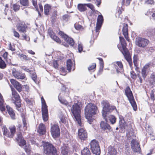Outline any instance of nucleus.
I'll use <instances>...</instances> for the list:
<instances>
[{
    "mask_svg": "<svg viewBox=\"0 0 155 155\" xmlns=\"http://www.w3.org/2000/svg\"><path fill=\"white\" fill-rule=\"evenodd\" d=\"M84 110L86 118L90 121L92 116L96 114L97 107L94 104L89 103L85 107Z\"/></svg>",
    "mask_w": 155,
    "mask_h": 155,
    "instance_id": "obj_1",
    "label": "nucleus"
},
{
    "mask_svg": "<svg viewBox=\"0 0 155 155\" xmlns=\"http://www.w3.org/2000/svg\"><path fill=\"white\" fill-rule=\"evenodd\" d=\"M71 110L72 113L74 118V119L77 122L79 126L82 127L83 125L81 123V116L80 115L81 110L79 106L77 103H75L72 106Z\"/></svg>",
    "mask_w": 155,
    "mask_h": 155,
    "instance_id": "obj_2",
    "label": "nucleus"
},
{
    "mask_svg": "<svg viewBox=\"0 0 155 155\" xmlns=\"http://www.w3.org/2000/svg\"><path fill=\"white\" fill-rule=\"evenodd\" d=\"M44 153L46 155H58L55 147L51 143L46 142L43 144Z\"/></svg>",
    "mask_w": 155,
    "mask_h": 155,
    "instance_id": "obj_3",
    "label": "nucleus"
},
{
    "mask_svg": "<svg viewBox=\"0 0 155 155\" xmlns=\"http://www.w3.org/2000/svg\"><path fill=\"white\" fill-rule=\"evenodd\" d=\"M101 104L103 106L102 111L103 116L107 121V112H110L115 109L114 106H110L109 102L107 101H103L101 102Z\"/></svg>",
    "mask_w": 155,
    "mask_h": 155,
    "instance_id": "obj_4",
    "label": "nucleus"
},
{
    "mask_svg": "<svg viewBox=\"0 0 155 155\" xmlns=\"http://www.w3.org/2000/svg\"><path fill=\"white\" fill-rule=\"evenodd\" d=\"M12 100L15 104L16 109L18 111H20V107L21 106V103L20 97L15 90L12 89Z\"/></svg>",
    "mask_w": 155,
    "mask_h": 155,
    "instance_id": "obj_5",
    "label": "nucleus"
},
{
    "mask_svg": "<svg viewBox=\"0 0 155 155\" xmlns=\"http://www.w3.org/2000/svg\"><path fill=\"white\" fill-rule=\"evenodd\" d=\"M125 93L127 97L134 110H136L137 109V106L136 103L135 101L132 92L129 87H128L126 88Z\"/></svg>",
    "mask_w": 155,
    "mask_h": 155,
    "instance_id": "obj_6",
    "label": "nucleus"
},
{
    "mask_svg": "<svg viewBox=\"0 0 155 155\" xmlns=\"http://www.w3.org/2000/svg\"><path fill=\"white\" fill-rule=\"evenodd\" d=\"M41 113L43 119L44 121H46L48 118V106L43 97H41Z\"/></svg>",
    "mask_w": 155,
    "mask_h": 155,
    "instance_id": "obj_7",
    "label": "nucleus"
},
{
    "mask_svg": "<svg viewBox=\"0 0 155 155\" xmlns=\"http://www.w3.org/2000/svg\"><path fill=\"white\" fill-rule=\"evenodd\" d=\"M90 145L92 152L96 155H99L101 151L98 142L93 140H91Z\"/></svg>",
    "mask_w": 155,
    "mask_h": 155,
    "instance_id": "obj_8",
    "label": "nucleus"
},
{
    "mask_svg": "<svg viewBox=\"0 0 155 155\" xmlns=\"http://www.w3.org/2000/svg\"><path fill=\"white\" fill-rule=\"evenodd\" d=\"M149 43V40L145 38L139 37L136 38V45L139 47L145 48Z\"/></svg>",
    "mask_w": 155,
    "mask_h": 155,
    "instance_id": "obj_9",
    "label": "nucleus"
},
{
    "mask_svg": "<svg viewBox=\"0 0 155 155\" xmlns=\"http://www.w3.org/2000/svg\"><path fill=\"white\" fill-rule=\"evenodd\" d=\"M9 129L10 132L8 131L7 128L6 127H4L3 129V134L8 137L12 138L15 133V126H11L9 127Z\"/></svg>",
    "mask_w": 155,
    "mask_h": 155,
    "instance_id": "obj_10",
    "label": "nucleus"
},
{
    "mask_svg": "<svg viewBox=\"0 0 155 155\" xmlns=\"http://www.w3.org/2000/svg\"><path fill=\"white\" fill-rule=\"evenodd\" d=\"M51 132L54 138L58 137L60 134V130L58 124L51 123Z\"/></svg>",
    "mask_w": 155,
    "mask_h": 155,
    "instance_id": "obj_11",
    "label": "nucleus"
},
{
    "mask_svg": "<svg viewBox=\"0 0 155 155\" xmlns=\"http://www.w3.org/2000/svg\"><path fill=\"white\" fill-rule=\"evenodd\" d=\"M58 34L61 38H63L70 45H74V42L72 38L69 37L67 35L61 31H60Z\"/></svg>",
    "mask_w": 155,
    "mask_h": 155,
    "instance_id": "obj_12",
    "label": "nucleus"
},
{
    "mask_svg": "<svg viewBox=\"0 0 155 155\" xmlns=\"http://www.w3.org/2000/svg\"><path fill=\"white\" fill-rule=\"evenodd\" d=\"M13 75L17 79L23 80L26 78L24 73L19 72L15 68H13L12 72Z\"/></svg>",
    "mask_w": 155,
    "mask_h": 155,
    "instance_id": "obj_13",
    "label": "nucleus"
},
{
    "mask_svg": "<svg viewBox=\"0 0 155 155\" xmlns=\"http://www.w3.org/2000/svg\"><path fill=\"white\" fill-rule=\"evenodd\" d=\"M78 137L81 140H86L87 138V134L86 130L83 128L79 129Z\"/></svg>",
    "mask_w": 155,
    "mask_h": 155,
    "instance_id": "obj_14",
    "label": "nucleus"
},
{
    "mask_svg": "<svg viewBox=\"0 0 155 155\" xmlns=\"http://www.w3.org/2000/svg\"><path fill=\"white\" fill-rule=\"evenodd\" d=\"M139 143L136 140L133 139L131 141V148L134 151L139 152L140 149Z\"/></svg>",
    "mask_w": 155,
    "mask_h": 155,
    "instance_id": "obj_15",
    "label": "nucleus"
},
{
    "mask_svg": "<svg viewBox=\"0 0 155 155\" xmlns=\"http://www.w3.org/2000/svg\"><path fill=\"white\" fill-rule=\"evenodd\" d=\"M17 134L16 139L19 145L21 147L24 146L26 144V141L23 138L21 134L19 132L17 133Z\"/></svg>",
    "mask_w": 155,
    "mask_h": 155,
    "instance_id": "obj_16",
    "label": "nucleus"
},
{
    "mask_svg": "<svg viewBox=\"0 0 155 155\" xmlns=\"http://www.w3.org/2000/svg\"><path fill=\"white\" fill-rule=\"evenodd\" d=\"M115 68L117 73H122L124 72L123 67L121 62L117 61L114 63Z\"/></svg>",
    "mask_w": 155,
    "mask_h": 155,
    "instance_id": "obj_17",
    "label": "nucleus"
},
{
    "mask_svg": "<svg viewBox=\"0 0 155 155\" xmlns=\"http://www.w3.org/2000/svg\"><path fill=\"white\" fill-rule=\"evenodd\" d=\"M106 122H105L104 121H102L100 123V126L101 128L103 130H107L108 131H111L112 130L111 127L110 126L107 122L108 121L107 119V121L105 120Z\"/></svg>",
    "mask_w": 155,
    "mask_h": 155,
    "instance_id": "obj_18",
    "label": "nucleus"
},
{
    "mask_svg": "<svg viewBox=\"0 0 155 155\" xmlns=\"http://www.w3.org/2000/svg\"><path fill=\"white\" fill-rule=\"evenodd\" d=\"M17 29L20 32L25 33L27 26L24 22L19 23L16 25Z\"/></svg>",
    "mask_w": 155,
    "mask_h": 155,
    "instance_id": "obj_19",
    "label": "nucleus"
},
{
    "mask_svg": "<svg viewBox=\"0 0 155 155\" xmlns=\"http://www.w3.org/2000/svg\"><path fill=\"white\" fill-rule=\"evenodd\" d=\"M10 82L14 87L19 92H20L21 91L22 86L18 82L14 79H11Z\"/></svg>",
    "mask_w": 155,
    "mask_h": 155,
    "instance_id": "obj_20",
    "label": "nucleus"
},
{
    "mask_svg": "<svg viewBox=\"0 0 155 155\" xmlns=\"http://www.w3.org/2000/svg\"><path fill=\"white\" fill-rule=\"evenodd\" d=\"M22 122L23 123V126L22 127L20 124H19L18 126V128L19 130L24 131L26 130L27 128V120L25 118V116L24 115L22 116Z\"/></svg>",
    "mask_w": 155,
    "mask_h": 155,
    "instance_id": "obj_21",
    "label": "nucleus"
},
{
    "mask_svg": "<svg viewBox=\"0 0 155 155\" xmlns=\"http://www.w3.org/2000/svg\"><path fill=\"white\" fill-rule=\"evenodd\" d=\"M48 33L50 36L51 38L58 43H60L61 41L59 38L55 35L54 33L51 30H48Z\"/></svg>",
    "mask_w": 155,
    "mask_h": 155,
    "instance_id": "obj_22",
    "label": "nucleus"
},
{
    "mask_svg": "<svg viewBox=\"0 0 155 155\" xmlns=\"http://www.w3.org/2000/svg\"><path fill=\"white\" fill-rule=\"evenodd\" d=\"M123 35L124 37L128 41H129V38L128 36V25L127 24H124L122 29Z\"/></svg>",
    "mask_w": 155,
    "mask_h": 155,
    "instance_id": "obj_23",
    "label": "nucleus"
},
{
    "mask_svg": "<svg viewBox=\"0 0 155 155\" xmlns=\"http://www.w3.org/2000/svg\"><path fill=\"white\" fill-rule=\"evenodd\" d=\"M46 131L45 125L42 123L40 124L38 130V132L40 134L43 135L45 133Z\"/></svg>",
    "mask_w": 155,
    "mask_h": 155,
    "instance_id": "obj_24",
    "label": "nucleus"
},
{
    "mask_svg": "<svg viewBox=\"0 0 155 155\" xmlns=\"http://www.w3.org/2000/svg\"><path fill=\"white\" fill-rule=\"evenodd\" d=\"M67 69L69 72H70L71 70L72 69L74 71L75 69L74 65L70 59H68L67 62Z\"/></svg>",
    "mask_w": 155,
    "mask_h": 155,
    "instance_id": "obj_25",
    "label": "nucleus"
},
{
    "mask_svg": "<svg viewBox=\"0 0 155 155\" xmlns=\"http://www.w3.org/2000/svg\"><path fill=\"white\" fill-rule=\"evenodd\" d=\"M6 108L12 119L13 120L15 119V114L13 109L8 105L6 106Z\"/></svg>",
    "mask_w": 155,
    "mask_h": 155,
    "instance_id": "obj_26",
    "label": "nucleus"
},
{
    "mask_svg": "<svg viewBox=\"0 0 155 155\" xmlns=\"http://www.w3.org/2000/svg\"><path fill=\"white\" fill-rule=\"evenodd\" d=\"M122 47L123 48V51H121L122 53L124 55L125 58H127L129 60V57H130V56L129 51L126 48V46Z\"/></svg>",
    "mask_w": 155,
    "mask_h": 155,
    "instance_id": "obj_27",
    "label": "nucleus"
},
{
    "mask_svg": "<svg viewBox=\"0 0 155 155\" xmlns=\"http://www.w3.org/2000/svg\"><path fill=\"white\" fill-rule=\"evenodd\" d=\"M107 155H116V151L114 147L110 146L108 148Z\"/></svg>",
    "mask_w": 155,
    "mask_h": 155,
    "instance_id": "obj_28",
    "label": "nucleus"
},
{
    "mask_svg": "<svg viewBox=\"0 0 155 155\" xmlns=\"http://www.w3.org/2000/svg\"><path fill=\"white\" fill-rule=\"evenodd\" d=\"M61 154L62 155H68V148L64 146L61 147Z\"/></svg>",
    "mask_w": 155,
    "mask_h": 155,
    "instance_id": "obj_29",
    "label": "nucleus"
},
{
    "mask_svg": "<svg viewBox=\"0 0 155 155\" xmlns=\"http://www.w3.org/2000/svg\"><path fill=\"white\" fill-rule=\"evenodd\" d=\"M149 68V66L148 65H145L142 70V75L143 78L145 79L147 76V71L148 68Z\"/></svg>",
    "mask_w": 155,
    "mask_h": 155,
    "instance_id": "obj_30",
    "label": "nucleus"
},
{
    "mask_svg": "<svg viewBox=\"0 0 155 155\" xmlns=\"http://www.w3.org/2000/svg\"><path fill=\"white\" fill-rule=\"evenodd\" d=\"M78 8L79 10L81 12H84L87 9L86 4H79L78 5Z\"/></svg>",
    "mask_w": 155,
    "mask_h": 155,
    "instance_id": "obj_31",
    "label": "nucleus"
},
{
    "mask_svg": "<svg viewBox=\"0 0 155 155\" xmlns=\"http://www.w3.org/2000/svg\"><path fill=\"white\" fill-rule=\"evenodd\" d=\"M44 12L46 15H48L49 14V12L51 9V6L48 5L46 4L44 6Z\"/></svg>",
    "mask_w": 155,
    "mask_h": 155,
    "instance_id": "obj_32",
    "label": "nucleus"
},
{
    "mask_svg": "<svg viewBox=\"0 0 155 155\" xmlns=\"http://www.w3.org/2000/svg\"><path fill=\"white\" fill-rule=\"evenodd\" d=\"M31 75V77L32 79L34 81V82L37 84H38L39 83L40 81L37 80V76L36 75L35 73L33 71V72H32L31 74H30Z\"/></svg>",
    "mask_w": 155,
    "mask_h": 155,
    "instance_id": "obj_33",
    "label": "nucleus"
},
{
    "mask_svg": "<svg viewBox=\"0 0 155 155\" xmlns=\"http://www.w3.org/2000/svg\"><path fill=\"white\" fill-rule=\"evenodd\" d=\"M81 155H91V152L89 149L86 147L81 151Z\"/></svg>",
    "mask_w": 155,
    "mask_h": 155,
    "instance_id": "obj_34",
    "label": "nucleus"
},
{
    "mask_svg": "<svg viewBox=\"0 0 155 155\" xmlns=\"http://www.w3.org/2000/svg\"><path fill=\"white\" fill-rule=\"evenodd\" d=\"M108 117L109 118V120L112 124H114L116 122V118L114 116L110 115H109L108 116L107 115L106 117Z\"/></svg>",
    "mask_w": 155,
    "mask_h": 155,
    "instance_id": "obj_35",
    "label": "nucleus"
},
{
    "mask_svg": "<svg viewBox=\"0 0 155 155\" xmlns=\"http://www.w3.org/2000/svg\"><path fill=\"white\" fill-rule=\"evenodd\" d=\"M81 22H79L78 23H75L74 25L75 28L78 30H82L84 29L83 27L80 25Z\"/></svg>",
    "mask_w": 155,
    "mask_h": 155,
    "instance_id": "obj_36",
    "label": "nucleus"
},
{
    "mask_svg": "<svg viewBox=\"0 0 155 155\" xmlns=\"http://www.w3.org/2000/svg\"><path fill=\"white\" fill-rule=\"evenodd\" d=\"M20 4L23 6L27 7L29 6L28 0H20Z\"/></svg>",
    "mask_w": 155,
    "mask_h": 155,
    "instance_id": "obj_37",
    "label": "nucleus"
},
{
    "mask_svg": "<svg viewBox=\"0 0 155 155\" xmlns=\"http://www.w3.org/2000/svg\"><path fill=\"white\" fill-rule=\"evenodd\" d=\"M98 59L100 61V68L99 70V72H102L103 70V68H104V63L103 61V60L102 58H98Z\"/></svg>",
    "mask_w": 155,
    "mask_h": 155,
    "instance_id": "obj_38",
    "label": "nucleus"
},
{
    "mask_svg": "<svg viewBox=\"0 0 155 155\" xmlns=\"http://www.w3.org/2000/svg\"><path fill=\"white\" fill-rule=\"evenodd\" d=\"M103 18L102 15L98 16L97 20V23L102 25L103 21Z\"/></svg>",
    "mask_w": 155,
    "mask_h": 155,
    "instance_id": "obj_39",
    "label": "nucleus"
},
{
    "mask_svg": "<svg viewBox=\"0 0 155 155\" xmlns=\"http://www.w3.org/2000/svg\"><path fill=\"white\" fill-rule=\"evenodd\" d=\"M6 65L5 62L2 60L1 57H0V68L4 69L6 67Z\"/></svg>",
    "mask_w": 155,
    "mask_h": 155,
    "instance_id": "obj_40",
    "label": "nucleus"
},
{
    "mask_svg": "<svg viewBox=\"0 0 155 155\" xmlns=\"http://www.w3.org/2000/svg\"><path fill=\"white\" fill-rule=\"evenodd\" d=\"M119 38L122 47H125V46H126L127 43H126V41L124 38L122 37H120Z\"/></svg>",
    "mask_w": 155,
    "mask_h": 155,
    "instance_id": "obj_41",
    "label": "nucleus"
},
{
    "mask_svg": "<svg viewBox=\"0 0 155 155\" xmlns=\"http://www.w3.org/2000/svg\"><path fill=\"white\" fill-rule=\"evenodd\" d=\"M24 149L25 151L28 154H30L31 148L30 145H26Z\"/></svg>",
    "mask_w": 155,
    "mask_h": 155,
    "instance_id": "obj_42",
    "label": "nucleus"
},
{
    "mask_svg": "<svg viewBox=\"0 0 155 155\" xmlns=\"http://www.w3.org/2000/svg\"><path fill=\"white\" fill-rule=\"evenodd\" d=\"M20 57L22 60H23L28 61L31 59V58L28 57L27 56L23 54H21L20 55Z\"/></svg>",
    "mask_w": 155,
    "mask_h": 155,
    "instance_id": "obj_43",
    "label": "nucleus"
},
{
    "mask_svg": "<svg viewBox=\"0 0 155 155\" xmlns=\"http://www.w3.org/2000/svg\"><path fill=\"white\" fill-rule=\"evenodd\" d=\"M86 7H88L90 8L93 12H95V10L94 9V5L91 3L86 4Z\"/></svg>",
    "mask_w": 155,
    "mask_h": 155,
    "instance_id": "obj_44",
    "label": "nucleus"
},
{
    "mask_svg": "<svg viewBox=\"0 0 155 155\" xmlns=\"http://www.w3.org/2000/svg\"><path fill=\"white\" fill-rule=\"evenodd\" d=\"M102 25L101 24L97 23L95 30L97 35H98L99 34V31Z\"/></svg>",
    "mask_w": 155,
    "mask_h": 155,
    "instance_id": "obj_45",
    "label": "nucleus"
},
{
    "mask_svg": "<svg viewBox=\"0 0 155 155\" xmlns=\"http://www.w3.org/2000/svg\"><path fill=\"white\" fill-rule=\"evenodd\" d=\"M138 57L137 55H134L133 57V62L135 66H136L137 65Z\"/></svg>",
    "mask_w": 155,
    "mask_h": 155,
    "instance_id": "obj_46",
    "label": "nucleus"
},
{
    "mask_svg": "<svg viewBox=\"0 0 155 155\" xmlns=\"http://www.w3.org/2000/svg\"><path fill=\"white\" fill-rule=\"evenodd\" d=\"M60 73L61 75H65L66 74V69L63 67H61L60 68Z\"/></svg>",
    "mask_w": 155,
    "mask_h": 155,
    "instance_id": "obj_47",
    "label": "nucleus"
},
{
    "mask_svg": "<svg viewBox=\"0 0 155 155\" xmlns=\"http://www.w3.org/2000/svg\"><path fill=\"white\" fill-rule=\"evenodd\" d=\"M12 31L13 32L14 36L16 38H19L20 37V35L19 33L15 30V29L13 28L12 29Z\"/></svg>",
    "mask_w": 155,
    "mask_h": 155,
    "instance_id": "obj_48",
    "label": "nucleus"
},
{
    "mask_svg": "<svg viewBox=\"0 0 155 155\" xmlns=\"http://www.w3.org/2000/svg\"><path fill=\"white\" fill-rule=\"evenodd\" d=\"M58 100L62 104H64L65 105H67L68 104V102L64 100L61 97H60L59 96H58Z\"/></svg>",
    "mask_w": 155,
    "mask_h": 155,
    "instance_id": "obj_49",
    "label": "nucleus"
},
{
    "mask_svg": "<svg viewBox=\"0 0 155 155\" xmlns=\"http://www.w3.org/2000/svg\"><path fill=\"white\" fill-rule=\"evenodd\" d=\"M13 8L14 11L16 12L19 10L20 6L19 5L15 4L13 5Z\"/></svg>",
    "mask_w": 155,
    "mask_h": 155,
    "instance_id": "obj_50",
    "label": "nucleus"
},
{
    "mask_svg": "<svg viewBox=\"0 0 155 155\" xmlns=\"http://www.w3.org/2000/svg\"><path fill=\"white\" fill-rule=\"evenodd\" d=\"M96 67V64L95 63H93L92 65L88 68V70L90 71L91 70L94 69Z\"/></svg>",
    "mask_w": 155,
    "mask_h": 155,
    "instance_id": "obj_51",
    "label": "nucleus"
},
{
    "mask_svg": "<svg viewBox=\"0 0 155 155\" xmlns=\"http://www.w3.org/2000/svg\"><path fill=\"white\" fill-rule=\"evenodd\" d=\"M8 55V52H5L3 54L2 57L5 59L7 61V62H8L9 64H10L11 63L10 61H8L7 59Z\"/></svg>",
    "mask_w": 155,
    "mask_h": 155,
    "instance_id": "obj_52",
    "label": "nucleus"
},
{
    "mask_svg": "<svg viewBox=\"0 0 155 155\" xmlns=\"http://www.w3.org/2000/svg\"><path fill=\"white\" fill-rule=\"evenodd\" d=\"M62 18L64 20L67 21H68L69 19L70 18V16L68 15H65L63 16Z\"/></svg>",
    "mask_w": 155,
    "mask_h": 155,
    "instance_id": "obj_53",
    "label": "nucleus"
},
{
    "mask_svg": "<svg viewBox=\"0 0 155 155\" xmlns=\"http://www.w3.org/2000/svg\"><path fill=\"white\" fill-rule=\"evenodd\" d=\"M129 59H128L127 58H125V59L127 60V61L128 62L130 66V67L131 68L132 67V59H131V58L130 57H129Z\"/></svg>",
    "mask_w": 155,
    "mask_h": 155,
    "instance_id": "obj_54",
    "label": "nucleus"
},
{
    "mask_svg": "<svg viewBox=\"0 0 155 155\" xmlns=\"http://www.w3.org/2000/svg\"><path fill=\"white\" fill-rule=\"evenodd\" d=\"M22 37L26 41H30V38L29 36H28L26 34H24L22 35Z\"/></svg>",
    "mask_w": 155,
    "mask_h": 155,
    "instance_id": "obj_55",
    "label": "nucleus"
},
{
    "mask_svg": "<svg viewBox=\"0 0 155 155\" xmlns=\"http://www.w3.org/2000/svg\"><path fill=\"white\" fill-rule=\"evenodd\" d=\"M83 46L82 44L81 43H78V50L79 52H81L83 50Z\"/></svg>",
    "mask_w": 155,
    "mask_h": 155,
    "instance_id": "obj_56",
    "label": "nucleus"
},
{
    "mask_svg": "<svg viewBox=\"0 0 155 155\" xmlns=\"http://www.w3.org/2000/svg\"><path fill=\"white\" fill-rule=\"evenodd\" d=\"M57 12L54 11L52 14V20H54L56 18Z\"/></svg>",
    "mask_w": 155,
    "mask_h": 155,
    "instance_id": "obj_57",
    "label": "nucleus"
},
{
    "mask_svg": "<svg viewBox=\"0 0 155 155\" xmlns=\"http://www.w3.org/2000/svg\"><path fill=\"white\" fill-rule=\"evenodd\" d=\"M131 77L133 79H135L136 78V75L134 71H131L130 72Z\"/></svg>",
    "mask_w": 155,
    "mask_h": 155,
    "instance_id": "obj_58",
    "label": "nucleus"
},
{
    "mask_svg": "<svg viewBox=\"0 0 155 155\" xmlns=\"http://www.w3.org/2000/svg\"><path fill=\"white\" fill-rule=\"evenodd\" d=\"M150 82L152 84H155V77L154 76H152L150 78Z\"/></svg>",
    "mask_w": 155,
    "mask_h": 155,
    "instance_id": "obj_59",
    "label": "nucleus"
},
{
    "mask_svg": "<svg viewBox=\"0 0 155 155\" xmlns=\"http://www.w3.org/2000/svg\"><path fill=\"white\" fill-rule=\"evenodd\" d=\"M126 1V2L125 3V5L126 6L129 5L130 3L131 0H123L122 1V3L124 4L125 3V1Z\"/></svg>",
    "mask_w": 155,
    "mask_h": 155,
    "instance_id": "obj_60",
    "label": "nucleus"
},
{
    "mask_svg": "<svg viewBox=\"0 0 155 155\" xmlns=\"http://www.w3.org/2000/svg\"><path fill=\"white\" fill-rule=\"evenodd\" d=\"M120 125H124V124L125 122V121L124 120L123 117H120Z\"/></svg>",
    "mask_w": 155,
    "mask_h": 155,
    "instance_id": "obj_61",
    "label": "nucleus"
},
{
    "mask_svg": "<svg viewBox=\"0 0 155 155\" xmlns=\"http://www.w3.org/2000/svg\"><path fill=\"white\" fill-rule=\"evenodd\" d=\"M32 4L35 8H37L38 6L37 0H32Z\"/></svg>",
    "mask_w": 155,
    "mask_h": 155,
    "instance_id": "obj_62",
    "label": "nucleus"
},
{
    "mask_svg": "<svg viewBox=\"0 0 155 155\" xmlns=\"http://www.w3.org/2000/svg\"><path fill=\"white\" fill-rule=\"evenodd\" d=\"M61 121L63 123H66V120L65 117L63 116H60V117Z\"/></svg>",
    "mask_w": 155,
    "mask_h": 155,
    "instance_id": "obj_63",
    "label": "nucleus"
},
{
    "mask_svg": "<svg viewBox=\"0 0 155 155\" xmlns=\"http://www.w3.org/2000/svg\"><path fill=\"white\" fill-rule=\"evenodd\" d=\"M145 3L147 4H153L154 3V2L153 0H147Z\"/></svg>",
    "mask_w": 155,
    "mask_h": 155,
    "instance_id": "obj_64",
    "label": "nucleus"
}]
</instances>
